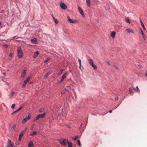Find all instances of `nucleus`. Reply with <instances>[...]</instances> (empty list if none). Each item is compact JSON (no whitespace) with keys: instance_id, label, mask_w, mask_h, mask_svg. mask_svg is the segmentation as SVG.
<instances>
[{"instance_id":"nucleus-26","label":"nucleus","mask_w":147,"mask_h":147,"mask_svg":"<svg viewBox=\"0 0 147 147\" xmlns=\"http://www.w3.org/2000/svg\"><path fill=\"white\" fill-rule=\"evenodd\" d=\"M27 83H26V81H24V84H23V85L22 86V88H24Z\"/></svg>"},{"instance_id":"nucleus-21","label":"nucleus","mask_w":147,"mask_h":147,"mask_svg":"<svg viewBox=\"0 0 147 147\" xmlns=\"http://www.w3.org/2000/svg\"><path fill=\"white\" fill-rule=\"evenodd\" d=\"M28 147H33V142L32 141H30L28 144Z\"/></svg>"},{"instance_id":"nucleus-10","label":"nucleus","mask_w":147,"mask_h":147,"mask_svg":"<svg viewBox=\"0 0 147 147\" xmlns=\"http://www.w3.org/2000/svg\"><path fill=\"white\" fill-rule=\"evenodd\" d=\"M78 9L81 15L84 17V15L83 13V11L80 6L78 7Z\"/></svg>"},{"instance_id":"nucleus-29","label":"nucleus","mask_w":147,"mask_h":147,"mask_svg":"<svg viewBox=\"0 0 147 147\" xmlns=\"http://www.w3.org/2000/svg\"><path fill=\"white\" fill-rule=\"evenodd\" d=\"M30 79V77H28L24 81H26V83H27V82H29Z\"/></svg>"},{"instance_id":"nucleus-35","label":"nucleus","mask_w":147,"mask_h":147,"mask_svg":"<svg viewBox=\"0 0 147 147\" xmlns=\"http://www.w3.org/2000/svg\"><path fill=\"white\" fill-rule=\"evenodd\" d=\"M35 126V125L34 124H33L32 125V126L31 127L30 129L31 130H32L33 129V128Z\"/></svg>"},{"instance_id":"nucleus-44","label":"nucleus","mask_w":147,"mask_h":147,"mask_svg":"<svg viewBox=\"0 0 147 147\" xmlns=\"http://www.w3.org/2000/svg\"><path fill=\"white\" fill-rule=\"evenodd\" d=\"M22 108V107H21L18 109L17 110L18 111L20 110H21Z\"/></svg>"},{"instance_id":"nucleus-47","label":"nucleus","mask_w":147,"mask_h":147,"mask_svg":"<svg viewBox=\"0 0 147 147\" xmlns=\"http://www.w3.org/2000/svg\"><path fill=\"white\" fill-rule=\"evenodd\" d=\"M109 112L110 113H111L112 112V110H110L109 111Z\"/></svg>"},{"instance_id":"nucleus-28","label":"nucleus","mask_w":147,"mask_h":147,"mask_svg":"<svg viewBox=\"0 0 147 147\" xmlns=\"http://www.w3.org/2000/svg\"><path fill=\"white\" fill-rule=\"evenodd\" d=\"M15 93L14 92H12L11 94H10L9 96V97L10 98H11L12 97H13V96L14 95V94Z\"/></svg>"},{"instance_id":"nucleus-6","label":"nucleus","mask_w":147,"mask_h":147,"mask_svg":"<svg viewBox=\"0 0 147 147\" xmlns=\"http://www.w3.org/2000/svg\"><path fill=\"white\" fill-rule=\"evenodd\" d=\"M11 141L10 140H8V142L7 144V147H15V146L13 143H11Z\"/></svg>"},{"instance_id":"nucleus-24","label":"nucleus","mask_w":147,"mask_h":147,"mask_svg":"<svg viewBox=\"0 0 147 147\" xmlns=\"http://www.w3.org/2000/svg\"><path fill=\"white\" fill-rule=\"evenodd\" d=\"M140 22L143 28L144 29H145V26L144 25V23H143V22H142V20H141V19H140Z\"/></svg>"},{"instance_id":"nucleus-16","label":"nucleus","mask_w":147,"mask_h":147,"mask_svg":"<svg viewBox=\"0 0 147 147\" xmlns=\"http://www.w3.org/2000/svg\"><path fill=\"white\" fill-rule=\"evenodd\" d=\"M133 90L131 88H129V93L131 95H133L134 94V92H133Z\"/></svg>"},{"instance_id":"nucleus-50","label":"nucleus","mask_w":147,"mask_h":147,"mask_svg":"<svg viewBox=\"0 0 147 147\" xmlns=\"http://www.w3.org/2000/svg\"><path fill=\"white\" fill-rule=\"evenodd\" d=\"M145 37L146 38V37L145 36H144V37H143L145 39Z\"/></svg>"},{"instance_id":"nucleus-11","label":"nucleus","mask_w":147,"mask_h":147,"mask_svg":"<svg viewBox=\"0 0 147 147\" xmlns=\"http://www.w3.org/2000/svg\"><path fill=\"white\" fill-rule=\"evenodd\" d=\"M67 18H68V21L70 23H74L76 22L75 20L73 21L72 20L70 19L68 16H67Z\"/></svg>"},{"instance_id":"nucleus-52","label":"nucleus","mask_w":147,"mask_h":147,"mask_svg":"<svg viewBox=\"0 0 147 147\" xmlns=\"http://www.w3.org/2000/svg\"><path fill=\"white\" fill-rule=\"evenodd\" d=\"M27 129V127H26V129H25V130H26Z\"/></svg>"},{"instance_id":"nucleus-25","label":"nucleus","mask_w":147,"mask_h":147,"mask_svg":"<svg viewBox=\"0 0 147 147\" xmlns=\"http://www.w3.org/2000/svg\"><path fill=\"white\" fill-rule=\"evenodd\" d=\"M133 88L134 89H135V90L136 91V90H137V91L138 92V93H139L140 92V91L139 89V88L138 87V86H136V88Z\"/></svg>"},{"instance_id":"nucleus-5","label":"nucleus","mask_w":147,"mask_h":147,"mask_svg":"<svg viewBox=\"0 0 147 147\" xmlns=\"http://www.w3.org/2000/svg\"><path fill=\"white\" fill-rule=\"evenodd\" d=\"M31 118V116L30 115H28V116L24 119L22 121V123H25L26 121L29 120Z\"/></svg>"},{"instance_id":"nucleus-13","label":"nucleus","mask_w":147,"mask_h":147,"mask_svg":"<svg viewBox=\"0 0 147 147\" xmlns=\"http://www.w3.org/2000/svg\"><path fill=\"white\" fill-rule=\"evenodd\" d=\"M26 74V71L25 70H24L21 74V77L23 78L24 77Z\"/></svg>"},{"instance_id":"nucleus-20","label":"nucleus","mask_w":147,"mask_h":147,"mask_svg":"<svg viewBox=\"0 0 147 147\" xmlns=\"http://www.w3.org/2000/svg\"><path fill=\"white\" fill-rule=\"evenodd\" d=\"M63 71V69H60L59 70V72L57 73V75L58 76H59L61 75V74L62 73Z\"/></svg>"},{"instance_id":"nucleus-51","label":"nucleus","mask_w":147,"mask_h":147,"mask_svg":"<svg viewBox=\"0 0 147 147\" xmlns=\"http://www.w3.org/2000/svg\"><path fill=\"white\" fill-rule=\"evenodd\" d=\"M4 74L5 76V74L4 73Z\"/></svg>"},{"instance_id":"nucleus-36","label":"nucleus","mask_w":147,"mask_h":147,"mask_svg":"<svg viewBox=\"0 0 147 147\" xmlns=\"http://www.w3.org/2000/svg\"><path fill=\"white\" fill-rule=\"evenodd\" d=\"M113 66L117 70L119 68L117 65H114Z\"/></svg>"},{"instance_id":"nucleus-9","label":"nucleus","mask_w":147,"mask_h":147,"mask_svg":"<svg viewBox=\"0 0 147 147\" xmlns=\"http://www.w3.org/2000/svg\"><path fill=\"white\" fill-rule=\"evenodd\" d=\"M25 132L24 131H22L20 134L19 135V138L18 139V141H20L21 140V139L22 138V137L23 136Z\"/></svg>"},{"instance_id":"nucleus-17","label":"nucleus","mask_w":147,"mask_h":147,"mask_svg":"<svg viewBox=\"0 0 147 147\" xmlns=\"http://www.w3.org/2000/svg\"><path fill=\"white\" fill-rule=\"evenodd\" d=\"M115 32L113 31L111 33V36L112 38H114L115 37Z\"/></svg>"},{"instance_id":"nucleus-4","label":"nucleus","mask_w":147,"mask_h":147,"mask_svg":"<svg viewBox=\"0 0 147 147\" xmlns=\"http://www.w3.org/2000/svg\"><path fill=\"white\" fill-rule=\"evenodd\" d=\"M68 142V140L65 139H63V141H61L60 140L59 141V143L62 145L64 146H66V143Z\"/></svg>"},{"instance_id":"nucleus-39","label":"nucleus","mask_w":147,"mask_h":147,"mask_svg":"<svg viewBox=\"0 0 147 147\" xmlns=\"http://www.w3.org/2000/svg\"><path fill=\"white\" fill-rule=\"evenodd\" d=\"M65 90H66V89H65V90H63V91H62L61 92V94H64L65 93Z\"/></svg>"},{"instance_id":"nucleus-34","label":"nucleus","mask_w":147,"mask_h":147,"mask_svg":"<svg viewBox=\"0 0 147 147\" xmlns=\"http://www.w3.org/2000/svg\"><path fill=\"white\" fill-rule=\"evenodd\" d=\"M79 62L80 64V68H81V60L80 59H79Z\"/></svg>"},{"instance_id":"nucleus-45","label":"nucleus","mask_w":147,"mask_h":147,"mask_svg":"<svg viewBox=\"0 0 147 147\" xmlns=\"http://www.w3.org/2000/svg\"><path fill=\"white\" fill-rule=\"evenodd\" d=\"M12 55H13V54L12 53H10V54L9 55V56L10 57H12Z\"/></svg>"},{"instance_id":"nucleus-38","label":"nucleus","mask_w":147,"mask_h":147,"mask_svg":"<svg viewBox=\"0 0 147 147\" xmlns=\"http://www.w3.org/2000/svg\"><path fill=\"white\" fill-rule=\"evenodd\" d=\"M15 104H12L11 106V108L12 109L14 108H15Z\"/></svg>"},{"instance_id":"nucleus-32","label":"nucleus","mask_w":147,"mask_h":147,"mask_svg":"<svg viewBox=\"0 0 147 147\" xmlns=\"http://www.w3.org/2000/svg\"><path fill=\"white\" fill-rule=\"evenodd\" d=\"M78 145L80 146H81V142H80V140H78Z\"/></svg>"},{"instance_id":"nucleus-37","label":"nucleus","mask_w":147,"mask_h":147,"mask_svg":"<svg viewBox=\"0 0 147 147\" xmlns=\"http://www.w3.org/2000/svg\"><path fill=\"white\" fill-rule=\"evenodd\" d=\"M141 33L142 34V36H143V37H144V36H145V35L144 34L142 31V30L141 31Z\"/></svg>"},{"instance_id":"nucleus-8","label":"nucleus","mask_w":147,"mask_h":147,"mask_svg":"<svg viewBox=\"0 0 147 147\" xmlns=\"http://www.w3.org/2000/svg\"><path fill=\"white\" fill-rule=\"evenodd\" d=\"M67 72H66L62 76V78L61 80V81L59 82V83H61L63 81L66 77L67 76Z\"/></svg>"},{"instance_id":"nucleus-41","label":"nucleus","mask_w":147,"mask_h":147,"mask_svg":"<svg viewBox=\"0 0 147 147\" xmlns=\"http://www.w3.org/2000/svg\"><path fill=\"white\" fill-rule=\"evenodd\" d=\"M3 47L5 48H7L8 47V46L7 45H3Z\"/></svg>"},{"instance_id":"nucleus-18","label":"nucleus","mask_w":147,"mask_h":147,"mask_svg":"<svg viewBox=\"0 0 147 147\" xmlns=\"http://www.w3.org/2000/svg\"><path fill=\"white\" fill-rule=\"evenodd\" d=\"M126 30L127 32L128 33H130V32L134 33L133 32L132 30H131V29H127Z\"/></svg>"},{"instance_id":"nucleus-33","label":"nucleus","mask_w":147,"mask_h":147,"mask_svg":"<svg viewBox=\"0 0 147 147\" xmlns=\"http://www.w3.org/2000/svg\"><path fill=\"white\" fill-rule=\"evenodd\" d=\"M125 21H126V22H127V23H129V24L130 23V22L129 21V19H128V18H126V19H125Z\"/></svg>"},{"instance_id":"nucleus-3","label":"nucleus","mask_w":147,"mask_h":147,"mask_svg":"<svg viewBox=\"0 0 147 147\" xmlns=\"http://www.w3.org/2000/svg\"><path fill=\"white\" fill-rule=\"evenodd\" d=\"M45 113L44 112L43 113L41 114H39L37 116L36 118V120H38L40 118H43L45 116Z\"/></svg>"},{"instance_id":"nucleus-22","label":"nucleus","mask_w":147,"mask_h":147,"mask_svg":"<svg viewBox=\"0 0 147 147\" xmlns=\"http://www.w3.org/2000/svg\"><path fill=\"white\" fill-rule=\"evenodd\" d=\"M86 1L87 5L88 6L90 7V0H86Z\"/></svg>"},{"instance_id":"nucleus-14","label":"nucleus","mask_w":147,"mask_h":147,"mask_svg":"<svg viewBox=\"0 0 147 147\" xmlns=\"http://www.w3.org/2000/svg\"><path fill=\"white\" fill-rule=\"evenodd\" d=\"M39 52L37 51L35 52L33 56V58H36L38 56V55L39 54Z\"/></svg>"},{"instance_id":"nucleus-23","label":"nucleus","mask_w":147,"mask_h":147,"mask_svg":"<svg viewBox=\"0 0 147 147\" xmlns=\"http://www.w3.org/2000/svg\"><path fill=\"white\" fill-rule=\"evenodd\" d=\"M67 142V143L69 147H72V144L71 142H69L68 141Z\"/></svg>"},{"instance_id":"nucleus-15","label":"nucleus","mask_w":147,"mask_h":147,"mask_svg":"<svg viewBox=\"0 0 147 147\" xmlns=\"http://www.w3.org/2000/svg\"><path fill=\"white\" fill-rule=\"evenodd\" d=\"M31 41L32 43L33 44H36V41H37V39L36 38H34L33 39H32V40H31Z\"/></svg>"},{"instance_id":"nucleus-40","label":"nucleus","mask_w":147,"mask_h":147,"mask_svg":"<svg viewBox=\"0 0 147 147\" xmlns=\"http://www.w3.org/2000/svg\"><path fill=\"white\" fill-rule=\"evenodd\" d=\"M43 109H40L39 110V112L40 113H41L43 111Z\"/></svg>"},{"instance_id":"nucleus-19","label":"nucleus","mask_w":147,"mask_h":147,"mask_svg":"<svg viewBox=\"0 0 147 147\" xmlns=\"http://www.w3.org/2000/svg\"><path fill=\"white\" fill-rule=\"evenodd\" d=\"M52 16L53 17V20L54 22L56 24H57L58 23V21L55 18L54 16L53 15H52Z\"/></svg>"},{"instance_id":"nucleus-1","label":"nucleus","mask_w":147,"mask_h":147,"mask_svg":"<svg viewBox=\"0 0 147 147\" xmlns=\"http://www.w3.org/2000/svg\"><path fill=\"white\" fill-rule=\"evenodd\" d=\"M88 62L93 67L94 69H96L97 67L96 65L93 63V61L92 59H88Z\"/></svg>"},{"instance_id":"nucleus-2","label":"nucleus","mask_w":147,"mask_h":147,"mask_svg":"<svg viewBox=\"0 0 147 147\" xmlns=\"http://www.w3.org/2000/svg\"><path fill=\"white\" fill-rule=\"evenodd\" d=\"M18 56L19 58H21L23 56V53L20 48L17 50Z\"/></svg>"},{"instance_id":"nucleus-48","label":"nucleus","mask_w":147,"mask_h":147,"mask_svg":"<svg viewBox=\"0 0 147 147\" xmlns=\"http://www.w3.org/2000/svg\"><path fill=\"white\" fill-rule=\"evenodd\" d=\"M115 100H118V98H115Z\"/></svg>"},{"instance_id":"nucleus-27","label":"nucleus","mask_w":147,"mask_h":147,"mask_svg":"<svg viewBox=\"0 0 147 147\" xmlns=\"http://www.w3.org/2000/svg\"><path fill=\"white\" fill-rule=\"evenodd\" d=\"M16 127V125L15 124L13 125L11 129V131H13L14 129Z\"/></svg>"},{"instance_id":"nucleus-12","label":"nucleus","mask_w":147,"mask_h":147,"mask_svg":"<svg viewBox=\"0 0 147 147\" xmlns=\"http://www.w3.org/2000/svg\"><path fill=\"white\" fill-rule=\"evenodd\" d=\"M52 72H53L51 70H50L44 76V78H46L47 77H48V76L49 75H50V74H51L52 73Z\"/></svg>"},{"instance_id":"nucleus-42","label":"nucleus","mask_w":147,"mask_h":147,"mask_svg":"<svg viewBox=\"0 0 147 147\" xmlns=\"http://www.w3.org/2000/svg\"><path fill=\"white\" fill-rule=\"evenodd\" d=\"M78 136H77L74 139L73 138H72V139H74L75 140H76L78 139Z\"/></svg>"},{"instance_id":"nucleus-53","label":"nucleus","mask_w":147,"mask_h":147,"mask_svg":"<svg viewBox=\"0 0 147 147\" xmlns=\"http://www.w3.org/2000/svg\"><path fill=\"white\" fill-rule=\"evenodd\" d=\"M1 22H0V25H1Z\"/></svg>"},{"instance_id":"nucleus-46","label":"nucleus","mask_w":147,"mask_h":147,"mask_svg":"<svg viewBox=\"0 0 147 147\" xmlns=\"http://www.w3.org/2000/svg\"><path fill=\"white\" fill-rule=\"evenodd\" d=\"M106 64H108L109 65H110V63L109 62H107Z\"/></svg>"},{"instance_id":"nucleus-7","label":"nucleus","mask_w":147,"mask_h":147,"mask_svg":"<svg viewBox=\"0 0 147 147\" xmlns=\"http://www.w3.org/2000/svg\"><path fill=\"white\" fill-rule=\"evenodd\" d=\"M60 6L61 9H65L67 8V6L63 3L61 2L60 3Z\"/></svg>"},{"instance_id":"nucleus-30","label":"nucleus","mask_w":147,"mask_h":147,"mask_svg":"<svg viewBox=\"0 0 147 147\" xmlns=\"http://www.w3.org/2000/svg\"><path fill=\"white\" fill-rule=\"evenodd\" d=\"M37 132L36 131H34L33 132L31 133L30 134V136H33L34 135L36 134Z\"/></svg>"},{"instance_id":"nucleus-43","label":"nucleus","mask_w":147,"mask_h":147,"mask_svg":"<svg viewBox=\"0 0 147 147\" xmlns=\"http://www.w3.org/2000/svg\"><path fill=\"white\" fill-rule=\"evenodd\" d=\"M18 110H16V111H14V112H13L11 114L12 115H13V114H14L18 112Z\"/></svg>"},{"instance_id":"nucleus-49","label":"nucleus","mask_w":147,"mask_h":147,"mask_svg":"<svg viewBox=\"0 0 147 147\" xmlns=\"http://www.w3.org/2000/svg\"><path fill=\"white\" fill-rule=\"evenodd\" d=\"M36 120V119H34V120H33V121H35Z\"/></svg>"},{"instance_id":"nucleus-31","label":"nucleus","mask_w":147,"mask_h":147,"mask_svg":"<svg viewBox=\"0 0 147 147\" xmlns=\"http://www.w3.org/2000/svg\"><path fill=\"white\" fill-rule=\"evenodd\" d=\"M50 59H51L50 57H48L47 58V59L44 61V63H47L50 60Z\"/></svg>"}]
</instances>
